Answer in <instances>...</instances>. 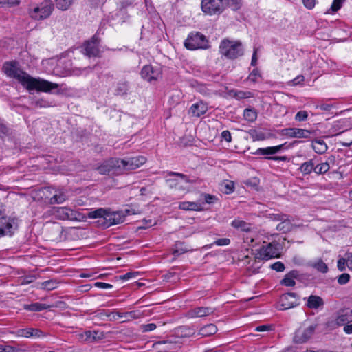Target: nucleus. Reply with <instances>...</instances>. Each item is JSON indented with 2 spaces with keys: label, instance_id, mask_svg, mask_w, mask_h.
<instances>
[{
  "label": "nucleus",
  "instance_id": "obj_1",
  "mask_svg": "<svg viewBox=\"0 0 352 352\" xmlns=\"http://www.w3.org/2000/svg\"><path fill=\"white\" fill-rule=\"evenodd\" d=\"M3 69L4 72L10 78L18 80L28 90H36L38 91L50 92L51 90L57 89L58 85L44 79L33 78L23 71L16 61L6 62Z\"/></svg>",
  "mask_w": 352,
  "mask_h": 352
},
{
  "label": "nucleus",
  "instance_id": "obj_2",
  "mask_svg": "<svg viewBox=\"0 0 352 352\" xmlns=\"http://www.w3.org/2000/svg\"><path fill=\"white\" fill-rule=\"evenodd\" d=\"M239 0H201V8L207 15H220L224 10L230 6L239 8Z\"/></svg>",
  "mask_w": 352,
  "mask_h": 352
},
{
  "label": "nucleus",
  "instance_id": "obj_3",
  "mask_svg": "<svg viewBox=\"0 0 352 352\" xmlns=\"http://www.w3.org/2000/svg\"><path fill=\"white\" fill-rule=\"evenodd\" d=\"M219 54L221 56L229 60H234L244 54V48L240 41L223 38L219 47Z\"/></svg>",
  "mask_w": 352,
  "mask_h": 352
},
{
  "label": "nucleus",
  "instance_id": "obj_4",
  "mask_svg": "<svg viewBox=\"0 0 352 352\" xmlns=\"http://www.w3.org/2000/svg\"><path fill=\"white\" fill-rule=\"evenodd\" d=\"M88 217L91 219L100 218V221L105 228H109L111 226L117 225L124 221V217H122L120 212H111L108 209L102 208L89 212Z\"/></svg>",
  "mask_w": 352,
  "mask_h": 352
},
{
  "label": "nucleus",
  "instance_id": "obj_5",
  "mask_svg": "<svg viewBox=\"0 0 352 352\" xmlns=\"http://www.w3.org/2000/svg\"><path fill=\"white\" fill-rule=\"evenodd\" d=\"M54 9L51 0H45L40 3L31 5L28 8V14L34 20L42 21L50 16Z\"/></svg>",
  "mask_w": 352,
  "mask_h": 352
},
{
  "label": "nucleus",
  "instance_id": "obj_6",
  "mask_svg": "<svg viewBox=\"0 0 352 352\" xmlns=\"http://www.w3.org/2000/svg\"><path fill=\"white\" fill-rule=\"evenodd\" d=\"M280 245L277 242H272L263 245L256 250L255 258L258 260H269L278 258L280 256Z\"/></svg>",
  "mask_w": 352,
  "mask_h": 352
},
{
  "label": "nucleus",
  "instance_id": "obj_7",
  "mask_svg": "<svg viewBox=\"0 0 352 352\" xmlns=\"http://www.w3.org/2000/svg\"><path fill=\"white\" fill-rule=\"evenodd\" d=\"M184 45L186 48L190 50L208 49L210 47L206 36L199 32H190L184 41Z\"/></svg>",
  "mask_w": 352,
  "mask_h": 352
},
{
  "label": "nucleus",
  "instance_id": "obj_8",
  "mask_svg": "<svg viewBox=\"0 0 352 352\" xmlns=\"http://www.w3.org/2000/svg\"><path fill=\"white\" fill-rule=\"evenodd\" d=\"M146 162V157L142 155L126 159L118 158L120 174L121 175L127 171L135 170L144 164Z\"/></svg>",
  "mask_w": 352,
  "mask_h": 352
},
{
  "label": "nucleus",
  "instance_id": "obj_9",
  "mask_svg": "<svg viewBox=\"0 0 352 352\" xmlns=\"http://www.w3.org/2000/svg\"><path fill=\"white\" fill-rule=\"evenodd\" d=\"M0 224L3 236H12L19 228V220L16 217L0 215Z\"/></svg>",
  "mask_w": 352,
  "mask_h": 352
},
{
  "label": "nucleus",
  "instance_id": "obj_10",
  "mask_svg": "<svg viewBox=\"0 0 352 352\" xmlns=\"http://www.w3.org/2000/svg\"><path fill=\"white\" fill-rule=\"evenodd\" d=\"M283 146L284 144H280L275 146L259 148L254 152L253 154L256 155H266L265 159L269 160L285 162L287 160L286 156H269L279 153L283 149Z\"/></svg>",
  "mask_w": 352,
  "mask_h": 352
},
{
  "label": "nucleus",
  "instance_id": "obj_11",
  "mask_svg": "<svg viewBox=\"0 0 352 352\" xmlns=\"http://www.w3.org/2000/svg\"><path fill=\"white\" fill-rule=\"evenodd\" d=\"M52 214L60 220L77 221L80 218V214L68 207H54Z\"/></svg>",
  "mask_w": 352,
  "mask_h": 352
},
{
  "label": "nucleus",
  "instance_id": "obj_12",
  "mask_svg": "<svg viewBox=\"0 0 352 352\" xmlns=\"http://www.w3.org/2000/svg\"><path fill=\"white\" fill-rule=\"evenodd\" d=\"M316 327V324H311L309 327H300L294 333V342L296 344L307 342L312 337Z\"/></svg>",
  "mask_w": 352,
  "mask_h": 352
},
{
  "label": "nucleus",
  "instance_id": "obj_13",
  "mask_svg": "<svg viewBox=\"0 0 352 352\" xmlns=\"http://www.w3.org/2000/svg\"><path fill=\"white\" fill-rule=\"evenodd\" d=\"M119 169L118 158H111L97 168L98 171L102 175L109 173L120 175Z\"/></svg>",
  "mask_w": 352,
  "mask_h": 352
},
{
  "label": "nucleus",
  "instance_id": "obj_14",
  "mask_svg": "<svg viewBox=\"0 0 352 352\" xmlns=\"http://www.w3.org/2000/svg\"><path fill=\"white\" fill-rule=\"evenodd\" d=\"M299 305V298L296 293L289 292L280 296L279 309L286 310Z\"/></svg>",
  "mask_w": 352,
  "mask_h": 352
},
{
  "label": "nucleus",
  "instance_id": "obj_15",
  "mask_svg": "<svg viewBox=\"0 0 352 352\" xmlns=\"http://www.w3.org/2000/svg\"><path fill=\"white\" fill-rule=\"evenodd\" d=\"M272 218L275 221H280L276 226V230L278 231L282 232L283 233H286L292 230L293 224L292 223L288 215L283 214H273Z\"/></svg>",
  "mask_w": 352,
  "mask_h": 352
},
{
  "label": "nucleus",
  "instance_id": "obj_16",
  "mask_svg": "<svg viewBox=\"0 0 352 352\" xmlns=\"http://www.w3.org/2000/svg\"><path fill=\"white\" fill-rule=\"evenodd\" d=\"M215 311V309L211 307H197L190 309L186 313L189 318H202L210 316Z\"/></svg>",
  "mask_w": 352,
  "mask_h": 352
},
{
  "label": "nucleus",
  "instance_id": "obj_17",
  "mask_svg": "<svg viewBox=\"0 0 352 352\" xmlns=\"http://www.w3.org/2000/svg\"><path fill=\"white\" fill-rule=\"evenodd\" d=\"M140 75L145 80L152 82L157 80L160 77L161 73L158 69H155L153 66L146 65L142 67Z\"/></svg>",
  "mask_w": 352,
  "mask_h": 352
},
{
  "label": "nucleus",
  "instance_id": "obj_18",
  "mask_svg": "<svg viewBox=\"0 0 352 352\" xmlns=\"http://www.w3.org/2000/svg\"><path fill=\"white\" fill-rule=\"evenodd\" d=\"M282 134L289 138H309L311 132L309 130L298 128H287L282 131Z\"/></svg>",
  "mask_w": 352,
  "mask_h": 352
},
{
  "label": "nucleus",
  "instance_id": "obj_19",
  "mask_svg": "<svg viewBox=\"0 0 352 352\" xmlns=\"http://www.w3.org/2000/svg\"><path fill=\"white\" fill-rule=\"evenodd\" d=\"M99 41L94 36L91 41H87L84 45L85 54L89 57H96L100 55Z\"/></svg>",
  "mask_w": 352,
  "mask_h": 352
},
{
  "label": "nucleus",
  "instance_id": "obj_20",
  "mask_svg": "<svg viewBox=\"0 0 352 352\" xmlns=\"http://www.w3.org/2000/svg\"><path fill=\"white\" fill-rule=\"evenodd\" d=\"M14 333L16 336L27 338H40L46 336V334L43 331L36 328L19 329L16 331Z\"/></svg>",
  "mask_w": 352,
  "mask_h": 352
},
{
  "label": "nucleus",
  "instance_id": "obj_21",
  "mask_svg": "<svg viewBox=\"0 0 352 352\" xmlns=\"http://www.w3.org/2000/svg\"><path fill=\"white\" fill-rule=\"evenodd\" d=\"M80 339L84 342H94L104 338V334L100 331H85L78 335Z\"/></svg>",
  "mask_w": 352,
  "mask_h": 352
},
{
  "label": "nucleus",
  "instance_id": "obj_22",
  "mask_svg": "<svg viewBox=\"0 0 352 352\" xmlns=\"http://www.w3.org/2000/svg\"><path fill=\"white\" fill-rule=\"evenodd\" d=\"M208 110L207 103L199 101L193 104L188 110V113L192 117L199 118L204 115Z\"/></svg>",
  "mask_w": 352,
  "mask_h": 352
},
{
  "label": "nucleus",
  "instance_id": "obj_23",
  "mask_svg": "<svg viewBox=\"0 0 352 352\" xmlns=\"http://www.w3.org/2000/svg\"><path fill=\"white\" fill-rule=\"evenodd\" d=\"M179 208L186 211H202L204 210V203L201 201H182L179 203Z\"/></svg>",
  "mask_w": 352,
  "mask_h": 352
},
{
  "label": "nucleus",
  "instance_id": "obj_24",
  "mask_svg": "<svg viewBox=\"0 0 352 352\" xmlns=\"http://www.w3.org/2000/svg\"><path fill=\"white\" fill-rule=\"evenodd\" d=\"M300 273L298 270H292L281 280V285L287 287H294L296 285L295 279L298 278Z\"/></svg>",
  "mask_w": 352,
  "mask_h": 352
},
{
  "label": "nucleus",
  "instance_id": "obj_25",
  "mask_svg": "<svg viewBox=\"0 0 352 352\" xmlns=\"http://www.w3.org/2000/svg\"><path fill=\"white\" fill-rule=\"evenodd\" d=\"M304 300H307L306 305L309 309H317L324 305V300L319 296L311 295L308 298H304Z\"/></svg>",
  "mask_w": 352,
  "mask_h": 352
},
{
  "label": "nucleus",
  "instance_id": "obj_26",
  "mask_svg": "<svg viewBox=\"0 0 352 352\" xmlns=\"http://www.w3.org/2000/svg\"><path fill=\"white\" fill-rule=\"evenodd\" d=\"M160 344L162 346L161 349L164 352H177L181 347L180 342L170 339L160 342Z\"/></svg>",
  "mask_w": 352,
  "mask_h": 352
},
{
  "label": "nucleus",
  "instance_id": "obj_27",
  "mask_svg": "<svg viewBox=\"0 0 352 352\" xmlns=\"http://www.w3.org/2000/svg\"><path fill=\"white\" fill-rule=\"evenodd\" d=\"M177 336L180 338H189L195 335V330L189 326H181L176 329Z\"/></svg>",
  "mask_w": 352,
  "mask_h": 352
},
{
  "label": "nucleus",
  "instance_id": "obj_28",
  "mask_svg": "<svg viewBox=\"0 0 352 352\" xmlns=\"http://www.w3.org/2000/svg\"><path fill=\"white\" fill-rule=\"evenodd\" d=\"M67 199V195L63 190H55L54 195L50 198V204H60Z\"/></svg>",
  "mask_w": 352,
  "mask_h": 352
},
{
  "label": "nucleus",
  "instance_id": "obj_29",
  "mask_svg": "<svg viewBox=\"0 0 352 352\" xmlns=\"http://www.w3.org/2000/svg\"><path fill=\"white\" fill-rule=\"evenodd\" d=\"M217 331V327L214 324H208L201 328L198 331V335L202 337L210 336L215 334Z\"/></svg>",
  "mask_w": 352,
  "mask_h": 352
},
{
  "label": "nucleus",
  "instance_id": "obj_30",
  "mask_svg": "<svg viewBox=\"0 0 352 352\" xmlns=\"http://www.w3.org/2000/svg\"><path fill=\"white\" fill-rule=\"evenodd\" d=\"M50 307V305L40 302L27 304L23 306L24 309L30 311H41L45 309H48Z\"/></svg>",
  "mask_w": 352,
  "mask_h": 352
},
{
  "label": "nucleus",
  "instance_id": "obj_31",
  "mask_svg": "<svg viewBox=\"0 0 352 352\" xmlns=\"http://www.w3.org/2000/svg\"><path fill=\"white\" fill-rule=\"evenodd\" d=\"M312 148L314 151L318 154L324 153L328 147L324 141L322 140H316L312 142Z\"/></svg>",
  "mask_w": 352,
  "mask_h": 352
},
{
  "label": "nucleus",
  "instance_id": "obj_32",
  "mask_svg": "<svg viewBox=\"0 0 352 352\" xmlns=\"http://www.w3.org/2000/svg\"><path fill=\"white\" fill-rule=\"evenodd\" d=\"M314 169L315 163L313 160L302 163L299 168V170L303 175H309L312 171H314Z\"/></svg>",
  "mask_w": 352,
  "mask_h": 352
},
{
  "label": "nucleus",
  "instance_id": "obj_33",
  "mask_svg": "<svg viewBox=\"0 0 352 352\" xmlns=\"http://www.w3.org/2000/svg\"><path fill=\"white\" fill-rule=\"evenodd\" d=\"M129 89V83L126 81H120L118 82L116 89L115 94L118 96H124L126 94Z\"/></svg>",
  "mask_w": 352,
  "mask_h": 352
},
{
  "label": "nucleus",
  "instance_id": "obj_34",
  "mask_svg": "<svg viewBox=\"0 0 352 352\" xmlns=\"http://www.w3.org/2000/svg\"><path fill=\"white\" fill-rule=\"evenodd\" d=\"M166 183L170 189H174L179 192L186 191V188L180 184V183L177 179H166Z\"/></svg>",
  "mask_w": 352,
  "mask_h": 352
},
{
  "label": "nucleus",
  "instance_id": "obj_35",
  "mask_svg": "<svg viewBox=\"0 0 352 352\" xmlns=\"http://www.w3.org/2000/svg\"><path fill=\"white\" fill-rule=\"evenodd\" d=\"M58 282L56 279H50L40 283V288L45 290H53L57 288Z\"/></svg>",
  "mask_w": 352,
  "mask_h": 352
},
{
  "label": "nucleus",
  "instance_id": "obj_36",
  "mask_svg": "<svg viewBox=\"0 0 352 352\" xmlns=\"http://www.w3.org/2000/svg\"><path fill=\"white\" fill-rule=\"evenodd\" d=\"M231 225L232 227L237 229H241L242 231L245 232H249L251 229L249 223L240 219H234L232 221Z\"/></svg>",
  "mask_w": 352,
  "mask_h": 352
},
{
  "label": "nucleus",
  "instance_id": "obj_37",
  "mask_svg": "<svg viewBox=\"0 0 352 352\" xmlns=\"http://www.w3.org/2000/svg\"><path fill=\"white\" fill-rule=\"evenodd\" d=\"M243 116L248 122H254L257 118V113L255 110L252 109H245L244 110Z\"/></svg>",
  "mask_w": 352,
  "mask_h": 352
},
{
  "label": "nucleus",
  "instance_id": "obj_38",
  "mask_svg": "<svg viewBox=\"0 0 352 352\" xmlns=\"http://www.w3.org/2000/svg\"><path fill=\"white\" fill-rule=\"evenodd\" d=\"M74 0H55L56 8L61 10H67Z\"/></svg>",
  "mask_w": 352,
  "mask_h": 352
},
{
  "label": "nucleus",
  "instance_id": "obj_39",
  "mask_svg": "<svg viewBox=\"0 0 352 352\" xmlns=\"http://www.w3.org/2000/svg\"><path fill=\"white\" fill-rule=\"evenodd\" d=\"M330 168V166L328 162H323L318 165H315L314 172L316 174H324L327 173Z\"/></svg>",
  "mask_w": 352,
  "mask_h": 352
},
{
  "label": "nucleus",
  "instance_id": "obj_40",
  "mask_svg": "<svg viewBox=\"0 0 352 352\" xmlns=\"http://www.w3.org/2000/svg\"><path fill=\"white\" fill-rule=\"evenodd\" d=\"M142 316V314L139 311H131L128 312H124V318L125 320L123 321L131 320L133 319L140 318Z\"/></svg>",
  "mask_w": 352,
  "mask_h": 352
},
{
  "label": "nucleus",
  "instance_id": "obj_41",
  "mask_svg": "<svg viewBox=\"0 0 352 352\" xmlns=\"http://www.w3.org/2000/svg\"><path fill=\"white\" fill-rule=\"evenodd\" d=\"M261 78V74L257 68L254 69L248 77V80L254 83L256 82Z\"/></svg>",
  "mask_w": 352,
  "mask_h": 352
},
{
  "label": "nucleus",
  "instance_id": "obj_42",
  "mask_svg": "<svg viewBox=\"0 0 352 352\" xmlns=\"http://www.w3.org/2000/svg\"><path fill=\"white\" fill-rule=\"evenodd\" d=\"M318 271L322 273H326L328 271V267L327 264L323 262L322 260L320 259L316 262L313 265Z\"/></svg>",
  "mask_w": 352,
  "mask_h": 352
},
{
  "label": "nucleus",
  "instance_id": "obj_43",
  "mask_svg": "<svg viewBox=\"0 0 352 352\" xmlns=\"http://www.w3.org/2000/svg\"><path fill=\"white\" fill-rule=\"evenodd\" d=\"M107 312L108 310L100 309L94 312V316L92 319H99L100 320H105V318H107Z\"/></svg>",
  "mask_w": 352,
  "mask_h": 352
},
{
  "label": "nucleus",
  "instance_id": "obj_44",
  "mask_svg": "<svg viewBox=\"0 0 352 352\" xmlns=\"http://www.w3.org/2000/svg\"><path fill=\"white\" fill-rule=\"evenodd\" d=\"M250 135L254 141H261L265 139V135L263 132H258L256 130L251 131Z\"/></svg>",
  "mask_w": 352,
  "mask_h": 352
},
{
  "label": "nucleus",
  "instance_id": "obj_45",
  "mask_svg": "<svg viewBox=\"0 0 352 352\" xmlns=\"http://www.w3.org/2000/svg\"><path fill=\"white\" fill-rule=\"evenodd\" d=\"M346 265L348 267V253L346 254L345 258H340L338 261L337 266L340 271H344Z\"/></svg>",
  "mask_w": 352,
  "mask_h": 352
},
{
  "label": "nucleus",
  "instance_id": "obj_46",
  "mask_svg": "<svg viewBox=\"0 0 352 352\" xmlns=\"http://www.w3.org/2000/svg\"><path fill=\"white\" fill-rule=\"evenodd\" d=\"M347 321H349V316L347 314H340L336 319V324L337 326H342Z\"/></svg>",
  "mask_w": 352,
  "mask_h": 352
},
{
  "label": "nucleus",
  "instance_id": "obj_47",
  "mask_svg": "<svg viewBox=\"0 0 352 352\" xmlns=\"http://www.w3.org/2000/svg\"><path fill=\"white\" fill-rule=\"evenodd\" d=\"M167 174L169 176H177V177H179L182 178V179H184L186 183H193V182L190 179L188 176H187L186 175H184L183 173H177V172L169 171V172H168Z\"/></svg>",
  "mask_w": 352,
  "mask_h": 352
},
{
  "label": "nucleus",
  "instance_id": "obj_48",
  "mask_svg": "<svg viewBox=\"0 0 352 352\" xmlns=\"http://www.w3.org/2000/svg\"><path fill=\"white\" fill-rule=\"evenodd\" d=\"M345 1L346 0H333L330 8L331 12H336L339 10Z\"/></svg>",
  "mask_w": 352,
  "mask_h": 352
},
{
  "label": "nucleus",
  "instance_id": "obj_49",
  "mask_svg": "<svg viewBox=\"0 0 352 352\" xmlns=\"http://www.w3.org/2000/svg\"><path fill=\"white\" fill-rule=\"evenodd\" d=\"M138 275V272H129L123 275L120 276V279L122 280H128L129 279L136 278Z\"/></svg>",
  "mask_w": 352,
  "mask_h": 352
},
{
  "label": "nucleus",
  "instance_id": "obj_50",
  "mask_svg": "<svg viewBox=\"0 0 352 352\" xmlns=\"http://www.w3.org/2000/svg\"><path fill=\"white\" fill-rule=\"evenodd\" d=\"M308 113L306 111H300L295 116V120L298 122L307 120Z\"/></svg>",
  "mask_w": 352,
  "mask_h": 352
},
{
  "label": "nucleus",
  "instance_id": "obj_51",
  "mask_svg": "<svg viewBox=\"0 0 352 352\" xmlns=\"http://www.w3.org/2000/svg\"><path fill=\"white\" fill-rule=\"evenodd\" d=\"M350 280V275L347 273L340 274L338 278V283L340 285L346 284Z\"/></svg>",
  "mask_w": 352,
  "mask_h": 352
},
{
  "label": "nucleus",
  "instance_id": "obj_52",
  "mask_svg": "<svg viewBox=\"0 0 352 352\" xmlns=\"http://www.w3.org/2000/svg\"><path fill=\"white\" fill-rule=\"evenodd\" d=\"M32 104L37 108L49 107V103L43 99H38L32 102Z\"/></svg>",
  "mask_w": 352,
  "mask_h": 352
},
{
  "label": "nucleus",
  "instance_id": "obj_53",
  "mask_svg": "<svg viewBox=\"0 0 352 352\" xmlns=\"http://www.w3.org/2000/svg\"><path fill=\"white\" fill-rule=\"evenodd\" d=\"M203 197H204V204H211L214 203L215 201L217 200V198L214 195H212L210 194H203Z\"/></svg>",
  "mask_w": 352,
  "mask_h": 352
},
{
  "label": "nucleus",
  "instance_id": "obj_54",
  "mask_svg": "<svg viewBox=\"0 0 352 352\" xmlns=\"http://www.w3.org/2000/svg\"><path fill=\"white\" fill-rule=\"evenodd\" d=\"M271 268L276 272H283L285 270V265L282 262L277 261L271 265Z\"/></svg>",
  "mask_w": 352,
  "mask_h": 352
},
{
  "label": "nucleus",
  "instance_id": "obj_55",
  "mask_svg": "<svg viewBox=\"0 0 352 352\" xmlns=\"http://www.w3.org/2000/svg\"><path fill=\"white\" fill-rule=\"evenodd\" d=\"M157 326L155 323H149L146 324H142L141 326V329L143 332H148L153 331L156 329Z\"/></svg>",
  "mask_w": 352,
  "mask_h": 352
},
{
  "label": "nucleus",
  "instance_id": "obj_56",
  "mask_svg": "<svg viewBox=\"0 0 352 352\" xmlns=\"http://www.w3.org/2000/svg\"><path fill=\"white\" fill-rule=\"evenodd\" d=\"M230 243V240L228 238H221L216 240L214 244L218 246H225Z\"/></svg>",
  "mask_w": 352,
  "mask_h": 352
},
{
  "label": "nucleus",
  "instance_id": "obj_57",
  "mask_svg": "<svg viewBox=\"0 0 352 352\" xmlns=\"http://www.w3.org/2000/svg\"><path fill=\"white\" fill-rule=\"evenodd\" d=\"M91 69H92V68H91L89 67H84L83 69L76 68V69H74L73 73H74V75L79 76V75H81V74H82L84 73L87 74Z\"/></svg>",
  "mask_w": 352,
  "mask_h": 352
},
{
  "label": "nucleus",
  "instance_id": "obj_58",
  "mask_svg": "<svg viewBox=\"0 0 352 352\" xmlns=\"http://www.w3.org/2000/svg\"><path fill=\"white\" fill-rule=\"evenodd\" d=\"M179 245L182 246V243H179L175 245V248L173 250V252L175 256H179L180 254L185 253L187 251L186 249L179 248Z\"/></svg>",
  "mask_w": 352,
  "mask_h": 352
},
{
  "label": "nucleus",
  "instance_id": "obj_59",
  "mask_svg": "<svg viewBox=\"0 0 352 352\" xmlns=\"http://www.w3.org/2000/svg\"><path fill=\"white\" fill-rule=\"evenodd\" d=\"M317 0H302L303 5L309 10L313 9Z\"/></svg>",
  "mask_w": 352,
  "mask_h": 352
},
{
  "label": "nucleus",
  "instance_id": "obj_60",
  "mask_svg": "<svg viewBox=\"0 0 352 352\" xmlns=\"http://www.w3.org/2000/svg\"><path fill=\"white\" fill-rule=\"evenodd\" d=\"M223 187H224V189H225V192L226 194L232 193L234 191V184L232 182H227L226 184H225Z\"/></svg>",
  "mask_w": 352,
  "mask_h": 352
},
{
  "label": "nucleus",
  "instance_id": "obj_61",
  "mask_svg": "<svg viewBox=\"0 0 352 352\" xmlns=\"http://www.w3.org/2000/svg\"><path fill=\"white\" fill-rule=\"evenodd\" d=\"M305 80V77L302 75H298L294 79L292 80L290 84L292 85H300L301 82H302Z\"/></svg>",
  "mask_w": 352,
  "mask_h": 352
},
{
  "label": "nucleus",
  "instance_id": "obj_62",
  "mask_svg": "<svg viewBox=\"0 0 352 352\" xmlns=\"http://www.w3.org/2000/svg\"><path fill=\"white\" fill-rule=\"evenodd\" d=\"M94 286L101 289H111L113 287L112 285L102 282H96Z\"/></svg>",
  "mask_w": 352,
  "mask_h": 352
},
{
  "label": "nucleus",
  "instance_id": "obj_63",
  "mask_svg": "<svg viewBox=\"0 0 352 352\" xmlns=\"http://www.w3.org/2000/svg\"><path fill=\"white\" fill-rule=\"evenodd\" d=\"M221 138L228 142H230L232 141L231 133L228 130L222 131Z\"/></svg>",
  "mask_w": 352,
  "mask_h": 352
},
{
  "label": "nucleus",
  "instance_id": "obj_64",
  "mask_svg": "<svg viewBox=\"0 0 352 352\" xmlns=\"http://www.w3.org/2000/svg\"><path fill=\"white\" fill-rule=\"evenodd\" d=\"M333 106L331 104H319V105H316V109H319L322 111H329L331 110Z\"/></svg>",
  "mask_w": 352,
  "mask_h": 352
}]
</instances>
